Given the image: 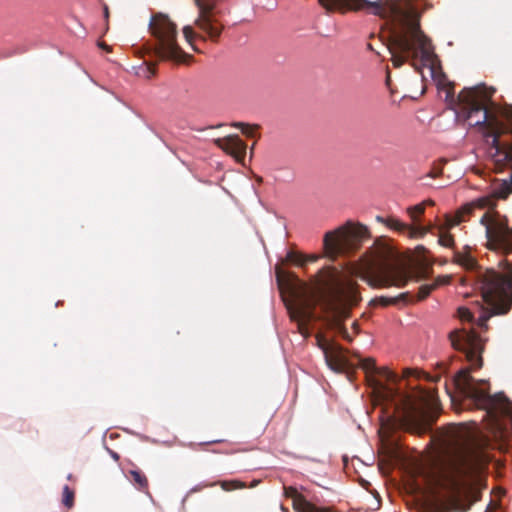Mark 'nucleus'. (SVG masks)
Segmentation results:
<instances>
[{
  "label": "nucleus",
  "instance_id": "obj_43",
  "mask_svg": "<svg viewBox=\"0 0 512 512\" xmlns=\"http://www.w3.org/2000/svg\"><path fill=\"white\" fill-rule=\"evenodd\" d=\"M389 80H390V76L389 74L387 75V84L389 83Z\"/></svg>",
  "mask_w": 512,
  "mask_h": 512
},
{
  "label": "nucleus",
  "instance_id": "obj_19",
  "mask_svg": "<svg viewBox=\"0 0 512 512\" xmlns=\"http://www.w3.org/2000/svg\"><path fill=\"white\" fill-rule=\"evenodd\" d=\"M284 495L287 498H291L293 501V508L297 512H302V510L310 508V502L305 499V497L300 494L296 488L289 486L284 487Z\"/></svg>",
  "mask_w": 512,
  "mask_h": 512
},
{
  "label": "nucleus",
  "instance_id": "obj_42",
  "mask_svg": "<svg viewBox=\"0 0 512 512\" xmlns=\"http://www.w3.org/2000/svg\"><path fill=\"white\" fill-rule=\"evenodd\" d=\"M281 510L285 512L286 508L283 505H281Z\"/></svg>",
  "mask_w": 512,
  "mask_h": 512
},
{
  "label": "nucleus",
  "instance_id": "obj_38",
  "mask_svg": "<svg viewBox=\"0 0 512 512\" xmlns=\"http://www.w3.org/2000/svg\"><path fill=\"white\" fill-rule=\"evenodd\" d=\"M112 457L115 459V460H118L119 459V455L115 452L112 453Z\"/></svg>",
  "mask_w": 512,
  "mask_h": 512
},
{
  "label": "nucleus",
  "instance_id": "obj_31",
  "mask_svg": "<svg viewBox=\"0 0 512 512\" xmlns=\"http://www.w3.org/2000/svg\"><path fill=\"white\" fill-rule=\"evenodd\" d=\"M442 173V170L440 168L434 167L430 172L429 176L432 178L438 177Z\"/></svg>",
  "mask_w": 512,
  "mask_h": 512
},
{
  "label": "nucleus",
  "instance_id": "obj_8",
  "mask_svg": "<svg viewBox=\"0 0 512 512\" xmlns=\"http://www.w3.org/2000/svg\"><path fill=\"white\" fill-rule=\"evenodd\" d=\"M397 398L395 411L400 425L411 432L425 433L432 422L426 406L418 404L408 394H398Z\"/></svg>",
  "mask_w": 512,
  "mask_h": 512
},
{
  "label": "nucleus",
  "instance_id": "obj_2",
  "mask_svg": "<svg viewBox=\"0 0 512 512\" xmlns=\"http://www.w3.org/2000/svg\"><path fill=\"white\" fill-rule=\"evenodd\" d=\"M495 91V88L484 85L464 88L457 97L458 113L470 125L479 128L490 145L495 168L499 171L508 168L509 178L494 181L489 194L465 205L454 216L448 217V228L465 221V216L470 215L474 207L494 209L496 200H505L512 193V106L498 107L491 99Z\"/></svg>",
  "mask_w": 512,
  "mask_h": 512
},
{
  "label": "nucleus",
  "instance_id": "obj_10",
  "mask_svg": "<svg viewBox=\"0 0 512 512\" xmlns=\"http://www.w3.org/2000/svg\"><path fill=\"white\" fill-rule=\"evenodd\" d=\"M365 226L347 224L335 231L327 232L324 236V247L331 257L356 249L361 240L367 235Z\"/></svg>",
  "mask_w": 512,
  "mask_h": 512
},
{
  "label": "nucleus",
  "instance_id": "obj_13",
  "mask_svg": "<svg viewBox=\"0 0 512 512\" xmlns=\"http://www.w3.org/2000/svg\"><path fill=\"white\" fill-rule=\"evenodd\" d=\"M318 346L323 351L325 361L329 368L335 372H342L349 367L347 358L343 354V349L337 344L330 343L324 337L317 336Z\"/></svg>",
  "mask_w": 512,
  "mask_h": 512
},
{
  "label": "nucleus",
  "instance_id": "obj_22",
  "mask_svg": "<svg viewBox=\"0 0 512 512\" xmlns=\"http://www.w3.org/2000/svg\"><path fill=\"white\" fill-rule=\"evenodd\" d=\"M219 484L221 488L225 491H231L235 489H243L246 488V484L244 482H241L239 480H224V481H218L214 482L212 484H206L204 487L214 486Z\"/></svg>",
  "mask_w": 512,
  "mask_h": 512
},
{
  "label": "nucleus",
  "instance_id": "obj_40",
  "mask_svg": "<svg viewBox=\"0 0 512 512\" xmlns=\"http://www.w3.org/2000/svg\"><path fill=\"white\" fill-rule=\"evenodd\" d=\"M424 203H425V205H426V204H428V205H433V204H434V202H433L432 200H427V201H425Z\"/></svg>",
  "mask_w": 512,
  "mask_h": 512
},
{
  "label": "nucleus",
  "instance_id": "obj_9",
  "mask_svg": "<svg viewBox=\"0 0 512 512\" xmlns=\"http://www.w3.org/2000/svg\"><path fill=\"white\" fill-rule=\"evenodd\" d=\"M412 278L411 272L404 266L388 260H380L374 264L364 276L372 287H403Z\"/></svg>",
  "mask_w": 512,
  "mask_h": 512
},
{
  "label": "nucleus",
  "instance_id": "obj_35",
  "mask_svg": "<svg viewBox=\"0 0 512 512\" xmlns=\"http://www.w3.org/2000/svg\"><path fill=\"white\" fill-rule=\"evenodd\" d=\"M104 16H105L106 19L109 17V10H108V7L106 5L104 6Z\"/></svg>",
  "mask_w": 512,
  "mask_h": 512
},
{
  "label": "nucleus",
  "instance_id": "obj_3",
  "mask_svg": "<svg viewBox=\"0 0 512 512\" xmlns=\"http://www.w3.org/2000/svg\"><path fill=\"white\" fill-rule=\"evenodd\" d=\"M276 277L279 285L285 283L291 302L287 303V310L291 320L298 323L299 332L308 335L307 324L312 321L313 309L316 302L322 301L331 314L332 324L338 333L347 341H352L347 328L342 321L350 317V306L356 305L360 300L356 285L348 282L344 285L335 268L324 267L315 276L312 285H308L297 276L276 268Z\"/></svg>",
  "mask_w": 512,
  "mask_h": 512
},
{
  "label": "nucleus",
  "instance_id": "obj_29",
  "mask_svg": "<svg viewBox=\"0 0 512 512\" xmlns=\"http://www.w3.org/2000/svg\"><path fill=\"white\" fill-rule=\"evenodd\" d=\"M458 316L461 321H467L470 322L473 320V314L468 308L460 307L458 309Z\"/></svg>",
  "mask_w": 512,
  "mask_h": 512
},
{
  "label": "nucleus",
  "instance_id": "obj_12",
  "mask_svg": "<svg viewBox=\"0 0 512 512\" xmlns=\"http://www.w3.org/2000/svg\"><path fill=\"white\" fill-rule=\"evenodd\" d=\"M481 223L486 226L488 248L502 254L512 252V228L507 221L491 219L487 213L481 217Z\"/></svg>",
  "mask_w": 512,
  "mask_h": 512
},
{
  "label": "nucleus",
  "instance_id": "obj_18",
  "mask_svg": "<svg viewBox=\"0 0 512 512\" xmlns=\"http://www.w3.org/2000/svg\"><path fill=\"white\" fill-rule=\"evenodd\" d=\"M452 277L449 275L438 276L432 283L423 284L419 288L417 300H424L427 298L433 290L436 288L447 285L451 282Z\"/></svg>",
  "mask_w": 512,
  "mask_h": 512
},
{
  "label": "nucleus",
  "instance_id": "obj_20",
  "mask_svg": "<svg viewBox=\"0 0 512 512\" xmlns=\"http://www.w3.org/2000/svg\"><path fill=\"white\" fill-rule=\"evenodd\" d=\"M413 301H414V296H412L409 292H404V293L399 294L396 297H385V296L376 297L371 301V304L387 307L389 305H397L399 302L410 303Z\"/></svg>",
  "mask_w": 512,
  "mask_h": 512
},
{
  "label": "nucleus",
  "instance_id": "obj_36",
  "mask_svg": "<svg viewBox=\"0 0 512 512\" xmlns=\"http://www.w3.org/2000/svg\"><path fill=\"white\" fill-rule=\"evenodd\" d=\"M306 259H307V261L314 262V261H316L318 259V257L317 256H311V257L306 258Z\"/></svg>",
  "mask_w": 512,
  "mask_h": 512
},
{
  "label": "nucleus",
  "instance_id": "obj_6",
  "mask_svg": "<svg viewBox=\"0 0 512 512\" xmlns=\"http://www.w3.org/2000/svg\"><path fill=\"white\" fill-rule=\"evenodd\" d=\"M453 380L460 394L472 401L477 408L493 416L504 413L512 417L511 403L504 393L491 395L489 383L485 380H475L470 375L469 368L459 370Z\"/></svg>",
  "mask_w": 512,
  "mask_h": 512
},
{
  "label": "nucleus",
  "instance_id": "obj_41",
  "mask_svg": "<svg viewBox=\"0 0 512 512\" xmlns=\"http://www.w3.org/2000/svg\"><path fill=\"white\" fill-rule=\"evenodd\" d=\"M218 442H221L220 440H214V441H210L209 443H218Z\"/></svg>",
  "mask_w": 512,
  "mask_h": 512
},
{
  "label": "nucleus",
  "instance_id": "obj_32",
  "mask_svg": "<svg viewBox=\"0 0 512 512\" xmlns=\"http://www.w3.org/2000/svg\"><path fill=\"white\" fill-rule=\"evenodd\" d=\"M98 46L102 49H104L105 51L107 52H110L111 51V47L109 45H107L105 42H99L98 43Z\"/></svg>",
  "mask_w": 512,
  "mask_h": 512
},
{
  "label": "nucleus",
  "instance_id": "obj_28",
  "mask_svg": "<svg viewBox=\"0 0 512 512\" xmlns=\"http://www.w3.org/2000/svg\"><path fill=\"white\" fill-rule=\"evenodd\" d=\"M438 242L444 247L451 248L454 246V237L450 233L444 232L440 234Z\"/></svg>",
  "mask_w": 512,
  "mask_h": 512
},
{
  "label": "nucleus",
  "instance_id": "obj_25",
  "mask_svg": "<svg viewBox=\"0 0 512 512\" xmlns=\"http://www.w3.org/2000/svg\"><path fill=\"white\" fill-rule=\"evenodd\" d=\"M183 34H184V37L186 39V41L191 45L193 46V41L195 38L199 37L200 39L202 40H205V37H202L200 35H197L196 32L194 31L193 27L190 26V25H187L183 28Z\"/></svg>",
  "mask_w": 512,
  "mask_h": 512
},
{
  "label": "nucleus",
  "instance_id": "obj_24",
  "mask_svg": "<svg viewBox=\"0 0 512 512\" xmlns=\"http://www.w3.org/2000/svg\"><path fill=\"white\" fill-rule=\"evenodd\" d=\"M74 497L75 493L73 490L69 488L68 485H65L63 487V497H62V503L65 507L68 509L72 508L74 506Z\"/></svg>",
  "mask_w": 512,
  "mask_h": 512
},
{
  "label": "nucleus",
  "instance_id": "obj_1",
  "mask_svg": "<svg viewBox=\"0 0 512 512\" xmlns=\"http://www.w3.org/2000/svg\"><path fill=\"white\" fill-rule=\"evenodd\" d=\"M217 0H194L199 9L194 24L208 37L216 42L223 25L214 17L213 10ZM328 11L365 10L384 20V25L390 33L391 61L395 68H400L407 61L417 71L419 59L423 66L433 63L436 55L431 40L425 35L420 26L421 13L415 0H318Z\"/></svg>",
  "mask_w": 512,
  "mask_h": 512
},
{
  "label": "nucleus",
  "instance_id": "obj_7",
  "mask_svg": "<svg viewBox=\"0 0 512 512\" xmlns=\"http://www.w3.org/2000/svg\"><path fill=\"white\" fill-rule=\"evenodd\" d=\"M149 29L156 39L155 54L162 60L184 63L191 56L177 43V26L168 16L158 13L152 16Z\"/></svg>",
  "mask_w": 512,
  "mask_h": 512
},
{
  "label": "nucleus",
  "instance_id": "obj_34",
  "mask_svg": "<svg viewBox=\"0 0 512 512\" xmlns=\"http://www.w3.org/2000/svg\"><path fill=\"white\" fill-rule=\"evenodd\" d=\"M404 377H409L410 375H412V370L407 368L404 370Z\"/></svg>",
  "mask_w": 512,
  "mask_h": 512
},
{
  "label": "nucleus",
  "instance_id": "obj_39",
  "mask_svg": "<svg viewBox=\"0 0 512 512\" xmlns=\"http://www.w3.org/2000/svg\"><path fill=\"white\" fill-rule=\"evenodd\" d=\"M387 393L390 395V396H393V390L391 388H387Z\"/></svg>",
  "mask_w": 512,
  "mask_h": 512
},
{
  "label": "nucleus",
  "instance_id": "obj_17",
  "mask_svg": "<svg viewBox=\"0 0 512 512\" xmlns=\"http://www.w3.org/2000/svg\"><path fill=\"white\" fill-rule=\"evenodd\" d=\"M127 478L138 491L150 496L148 478L135 464H132V469L128 471Z\"/></svg>",
  "mask_w": 512,
  "mask_h": 512
},
{
  "label": "nucleus",
  "instance_id": "obj_16",
  "mask_svg": "<svg viewBox=\"0 0 512 512\" xmlns=\"http://www.w3.org/2000/svg\"><path fill=\"white\" fill-rule=\"evenodd\" d=\"M376 219H377V221L385 223L388 227H390L396 231H399V232L408 231L410 233L411 237L423 236L425 234V230L423 228L410 227L407 224H405V223L401 222L400 220L393 218V217L384 219L381 216H377Z\"/></svg>",
  "mask_w": 512,
  "mask_h": 512
},
{
  "label": "nucleus",
  "instance_id": "obj_5",
  "mask_svg": "<svg viewBox=\"0 0 512 512\" xmlns=\"http://www.w3.org/2000/svg\"><path fill=\"white\" fill-rule=\"evenodd\" d=\"M503 271L486 269L477 273V282L487 311L478 317V326L487 329L493 315L506 314L512 307V263L505 260Z\"/></svg>",
  "mask_w": 512,
  "mask_h": 512
},
{
  "label": "nucleus",
  "instance_id": "obj_15",
  "mask_svg": "<svg viewBox=\"0 0 512 512\" xmlns=\"http://www.w3.org/2000/svg\"><path fill=\"white\" fill-rule=\"evenodd\" d=\"M361 368L368 374H378L383 377L387 382L396 383L398 376L387 368L378 369L376 367L375 360L373 358H360L359 359Z\"/></svg>",
  "mask_w": 512,
  "mask_h": 512
},
{
  "label": "nucleus",
  "instance_id": "obj_11",
  "mask_svg": "<svg viewBox=\"0 0 512 512\" xmlns=\"http://www.w3.org/2000/svg\"><path fill=\"white\" fill-rule=\"evenodd\" d=\"M449 339L454 349L465 354L466 360L473 369L483 365L482 352L484 344L480 336L473 330L455 329L449 333Z\"/></svg>",
  "mask_w": 512,
  "mask_h": 512
},
{
  "label": "nucleus",
  "instance_id": "obj_21",
  "mask_svg": "<svg viewBox=\"0 0 512 512\" xmlns=\"http://www.w3.org/2000/svg\"><path fill=\"white\" fill-rule=\"evenodd\" d=\"M453 261L467 270H474L477 266L476 260L470 254L459 251L454 253Z\"/></svg>",
  "mask_w": 512,
  "mask_h": 512
},
{
  "label": "nucleus",
  "instance_id": "obj_30",
  "mask_svg": "<svg viewBox=\"0 0 512 512\" xmlns=\"http://www.w3.org/2000/svg\"><path fill=\"white\" fill-rule=\"evenodd\" d=\"M302 512H329L326 508H319L314 504L310 503V508L302 510Z\"/></svg>",
  "mask_w": 512,
  "mask_h": 512
},
{
  "label": "nucleus",
  "instance_id": "obj_14",
  "mask_svg": "<svg viewBox=\"0 0 512 512\" xmlns=\"http://www.w3.org/2000/svg\"><path fill=\"white\" fill-rule=\"evenodd\" d=\"M214 143L217 147L234 157L238 162H242L244 160L247 146L238 135H229L224 138H218L214 140Z\"/></svg>",
  "mask_w": 512,
  "mask_h": 512
},
{
  "label": "nucleus",
  "instance_id": "obj_4",
  "mask_svg": "<svg viewBox=\"0 0 512 512\" xmlns=\"http://www.w3.org/2000/svg\"><path fill=\"white\" fill-rule=\"evenodd\" d=\"M485 455L471 436L458 441L431 474L433 484L452 493H458L466 481L479 473L485 465Z\"/></svg>",
  "mask_w": 512,
  "mask_h": 512
},
{
  "label": "nucleus",
  "instance_id": "obj_44",
  "mask_svg": "<svg viewBox=\"0 0 512 512\" xmlns=\"http://www.w3.org/2000/svg\"><path fill=\"white\" fill-rule=\"evenodd\" d=\"M68 479H69V480H71V479H72V475H71V474H69V475H68Z\"/></svg>",
  "mask_w": 512,
  "mask_h": 512
},
{
  "label": "nucleus",
  "instance_id": "obj_37",
  "mask_svg": "<svg viewBox=\"0 0 512 512\" xmlns=\"http://www.w3.org/2000/svg\"><path fill=\"white\" fill-rule=\"evenodd\" d=\"M452 94H453V87L451 86V87H449V89H448L447 96L449 97V96H451Z\"/></svg>",
  "mask_w": 512,
  "mask_h": 512
},
{
  "label": "nucleus",
  "instance_id": "obj_27",
  "mask_svg": "<svg viewBox=\"0 0 512 512\" xmlns=\"http://www.w3.org/2000/svg\"><path fill=\"white\" fill-rule=\"evenodd\" d=\"M287 260L299 266H304L307 262L306 257L297 252H289L287 254Z\"/></svg>",
  "mask_w": 512,
  "mask_h": 512
},
{
  "label": "nucleus",
  "instance_id": "obj_26",
  "mask_svg": "<svg viewBox=\"0 0 512 512\" xmlns=\"http://www.w3.org/2000/svg\"><path fill=\"white\" fill-rule=\"evenodd\" d=\"M425 211V203H420L407 209L408 214L411 218L416 221Z\"/></svg>",
  "mask_w": 512,
  "mask_h": 512
},
{
  "label": "nucleus",
  "instance_id": "obj_33",
  "mask_svg": "<svg viewBox=\"0 0 512 512\" xmlns=\"http://www.w3.org/2000/svg\"><path fill=\"white\" fill-rule=\"evenodd\" d=\"M352 328L354 329L355 334H358L359 332V324L357 321H355L352 325Z\"/></svg>",
  "mask_w": 512,
  "mask_h": 512
},
{
  "label": "nucleus",
  "instance_id": "obj_23",
  "mask_svg": "<svg viewBox=\"0 0 512 512\" xmlns=\"http://www.w3.org/2000/svg\"><path fill=\"white\" fill-rule=\"evenodd\" d=\"M233 127H236L241 130V132L249 138H254L256 136L257 130L259 129L258 125H250L243 122H235L232 124Z\"/></svg>",
  "mask_w": 512,
  "mask_h": 512
}]
</instances>
